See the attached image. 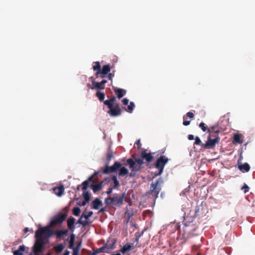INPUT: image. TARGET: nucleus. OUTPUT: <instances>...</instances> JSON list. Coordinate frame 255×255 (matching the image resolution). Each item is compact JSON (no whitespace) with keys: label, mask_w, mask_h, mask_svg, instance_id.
<instances>
[{"label":"nucleus","mask_w":255,"mask_h":255,"mask_svg":"<svg viewBox=\"0 0 255 255\" xmlns=\"http://www.w3.org/2000/svg\"><path fill=\"white\" fill-rule=\"evenodd\" d=\"M68 230L54 231L48 227L39 228L36 231L35 238H36L32 250L34 255H40L44 249L46 245L45 240L51 237L54 233L57 239L61 238L63 236H67L68 234Z\"/></svg>","instance_id":"nucleus-1"},{"label":"nucleus","mask_w":255,"mask_h":255,"mask_svg":"<svg viewBox=\"0 0 255 255\" xmlns=\"http://www.w3.org/2000/svg\"><path fill=\"white\" fill-rule=\"evenodd\" d=\"M183 237L184 239L187 240L189 239L193 238L194 237H197L199 243L197 244L192 243L193 245L192 247L193 251H197L201 247V243L202 242V237H199V234L197 232L196 227L192 223H189L188 224H185L183 227Z\"/></svg>","instance_id":"nucleus-2"},{"label":"nucleus","mask_w":255,"mask_h":255,"mask_svg":"<svg viewBox=\"0 0 255 255\" xmlns=\"http://www.w3.org/2000/svg\"><path fill=\"white\" fill-rule=\"evenodd\" d=\"M163 182L162 178H160L150 184V189L147 191L144 196L150 199L154 203L158 196V194L161 190V184Z\"/></svg>","instance_id":"nucleus-3"},{"label":"nucleus","mask_w":255,"mask_h":255,"mask_svg":"<svg viewBox=\"0 0 255 255\" xmlns=\"http://www.w3.org/2000/svg\"><path fill=\"white\" fill-rule=\"evenodd\" d=\"M116 100V98L115 96H112L109 100L104 101V104L109 109V111L107 112L108 114L113 117H118L122 114V111L119 104H117L115 106L113 105Z\"/></svg>","instance_id":"nucleus-4"},{"label":"nucleus","mask_w":255,"mask_h":255,"mask_svg":"<svg viewBox=\"0 0 255 255\" xmlns=\"http://www.w3.org/2000/svg\"><path fill=\"white\" fill-rule=\"evenodd\" d=\"M126 198L127 195L125 192L123 193L121 195L116 193L112 197L106 198L105 202L107 205L112 207H120L123 204L124 199Z\"/></svg>","instance_id":"nucleus-5"},{"label":"nucleus","mask_w":255,"mask_h":255,"mask_svg":"<svg viewBox=\"0 0 255 255\" xmlns=\"http://www.w3.org/2000/svg\"><path fill=\"white\" fill-rule=\"evenodd\" d=\"M219 141L220 138L218 135L209 134L207 141L203 143L202 146L205 149H210L214 147Z\"/></svg>","instance_id":"nucleus-6"},{"label":"nucleus","mask_w":255,"mask_h":255,"mask_svg":"<svg viewBox=\"0 0 255 255\" xmlns=\"http://www.w3.org/2000/svg\"><path fill=\"white\" fill-rule=\"evenodd\" d=\"M168 158L164 155L160 156L156 160L155 167L158 169V172L156 175H160L163 170L164 166L168 162Z\"/></svg>","instance_id":"nucleus-7"},{"label":"nucleus","mask_w":255,"mask_h":255,"mask_svg":"<svg viewBox=\"0 0 255 255\" xmlns=\"http://www.w3.org/2000/svg\"><path fill=\"white\" fill-rule=\"evenodd\" d=\"M121 166L122 164L118 161L115 162L112 166H109V163H107L106 164L105 167L103 170V173L106 174L115 172L118 170Z\"/></svg>","instance_id":"nucleus-8"},{"label":"nucleus","mask_w":255,"mask_h":255,"mask_svg":"<svg viewBox=\"0 0 255 255\" xmlns=\"http://www.w3.org/2000/svg\"><path fill=\"white\" fill-rule=\"evenodd\" d=\"M127 162L128 164L129 168L131 169L129 173V176L130 177L134 176L136 172L141 169V165L135 164V162L131 158L128 159Z\"/></svg>","instance_id":"nucleus-9"},{"label":"nucleus","mask_w":255,"mask_h":255,"mask_svg":"<svg viewBox=\"0 0 255 255\" xmlns=\"http://www.w3.org/2000/svg\"><path fill=\"white\" fill-rule=\"evenodd\" d=\"M67 217V214L66 213L58 214L52 219L51 224L52 225H60L64 221Z\"/></svg>","instance_id":"nucleus-10"},{"label":"nucleus","mask_w":255,"mask_h":255,"mask_svg":"<svg viewBox=\"0 0 255 255\" xmlns=\"http://www.w3.org/2000/svg\"><path fill=\"white\" fill-rule=\"evenodd\" d=\"M154 153H153V154H154ZM141 157L143 159H144L146 161V162H147V163H149V162H150L153 158V156H152V153H147L146 152L145 150H144V151H142L141 152Z\"/></svg>","instance_id":"nucleus-11"},{"label":"nucleus","mask_w":255,"mask_h":255,"mask_svg":"<svg viewBox=\"0 0 255 255\" xmlns=\"http://www.w3.org/2000/svg\"><path fill=\"white\" fill-rule=\"evenodd\" d=\"M87 86L92 90L95 89L104 90L105 88V86L101 85L100 82H96L95 80H93L92 82V86L90 84H88Z\"/></svg>","instance_id":"nucleus-12"},{"label":"nucleus","mask_w":255,"mask_h":255,"mask_svg":"<svg viewBox=\"0 0 255 255\" xmlns=\"http://www.w3.org/2000/svg\"><path fill=\"white\" fill-rule=\"evenodd\" d=\"M75 222V219L73 217H70L67 221V227L69 231L73 232L75 229L74 224Z\"/></svg>","instance_id":"nucleus-13"},{"label":"nucleus","mask_w":255,"mask_h":255,"mask_svg":"<svg viewBox=\"0 0 255 255\" xmlns=\"http://www.w3.org/2000/svg\"><path fill=\"white\" fill-rule=\"evenodd\" d=\"M111 71V68L109 65H105L103 66L102 69L100 70V75L99 77L104 78L106 77V75L108 74Z\"/></svg>","instance_id":"nucleus-14"},{"label":"nucleus","mask_w":255,"mask_h":255,"mask_svg":"<svg viewBox=\"0 0 255 255\" xmlns=\"http://www.w3.org/2000/svg\"><path fill=\"white\" fill-rule=\"evenodd\" d=\"M64 191V188L62 185L53 188V192L59 197L61 196L63 194Z\"/></svg>","instance_id":"nucleus-15"},{"label":"nucleus","mask_w":255,"mask_h":255,"mask_svg":"<svg viewBox=\"0 0 255 255\" xmlns=\"http://www.w3.org/2000/svg\"><path fill=\"white\" fill-rule=\"evenodd\" d=\"M94 63L95 64V65L93 66V69L94 71H96L95 74L96 78H99V75H100L101 66L100 63L98 61L95 62H94Z\"/></svg>","instance_id":"nucleus-16"},{"label":"nucleus","mask_w":255,"mask_h":255,"mask_svg":"<svg viewBox=\"0 0 255 255\" xmlns=\"http://www.w3.org/2000/svg\"><path fill=\"white\" fill-rule=\"evenodd\" d=\"M114 91L119 99L122 98L126 93V91L125 90L118 88H115Z\"/></svg>","instance_id":"nucleus-17"},{"label":"nucleus","mask_w":255,"mask_h":255,"mask_svg":"<svg viewBox=\"0 0 255 255\" xmlns=\"http://www.w3.org/2000/svg\"><path fill=\"white\" fill-rule=\"evenodd\" d=\"M103 181L98 184H92L91 187L94 193H96L102 188V183Z\"/></svg>","instance_id":"nucleus-18"},{"label":"nucleus","mask_w":255,"mask_h":255,"mask_svg":"<svg viewBox=\"0 0 255 255\" xmlns=\"http://www.w3.org/2000/svg\"><path fill=\"white\" fill-rule=\"evenodd\" d=\"M208 132L209 133V134L217 135L219 132V130L217 129V126H213L208 128Z\"/></svg>","instance_id":"nucleus-19"},{"label":"nucleus","mask_w":255,"mask_h":255,"mask_svg":"<svg viewBox=\"0 0 255 255\" xmlns=\"http://www.w3.org/2000/svg\"><path fill=\"white\" fill-rule=\"evenodd\" d=\"M102 205V201L99 198H96L92 202V208L96 210L98 209Z\"/></svg>","instance_id":"nucleus-20"},{"label":"nucleus","mask_w":255,"mask_h":255,"mask_svg":"<svg viewBox=\"0 0 255 255\" xmlns=\"http://www.w3.org/2000/svg\"><path fill=\"white\" fill-rule=\"evenodd\" d=\"M250 166L248 163H245L243 164H241L239 166V169L241 171L245 172H248L250 170Z\"/></svg>","instance_id":"nucleus-21"},{"label":"nucleus","mask_w":255,"mask_h":255,"mask_svg":"<svg viewBox=\"0 0 255 255\" xmlns=\"http://www.w3.org/2000/svg\"><path fill=\"white\" fill-rule=\"evenodd\" d=\"M132 244H127L123 246V247L120 250V252L123 254H125L127 252L130 251L132 249Z\"/></svg>","instance_id":"nucleus-22"},{"label":"nucleus","mask_w":255,"mask_h":255,"mask_svg":"<svg viewBox=\"0 0 255 255\" xmlns=\"http://www.w3.org/2000/svg\"><path fill=\"white\" fill-rule=\"evenodd\" d=\"M69 238V241L68 248L70 249H73L74 245L75 236L73 233H72Z\"/></svg>","instance_id":"nucleus-23"},{"label":"nucleus","mask_w":255,"mask_h":255,"mask_svg":"<svg viewBox=\"0 0 255 255\" xmlns=\"http://www.w3.org/2000/svg\"><path fill=\"white\" fill-rule=\"evenodd\" d=\"M118 173L119 176H124L128 174V170L125 167H121Z\"/></svg>","instance_id":"nucleus-24"},{"label":"nucleus","mask_w":255,"mask_h":255,"mask_svg":"<svg viewBox=\"0 0 255 255\" xmlns=\"http://www.w3.org/2000/svg\"><path fill=\"white\" fill-rule=\"evenodd\" d=\"M96 96L98 98L100 102H103L105 98V94L99 91H97L96 93Z\"/></svg>","instance_id":"nucleus-25"},{"label":"nucleus","mask_w":255,"mask_h":255,"mask_svg":"<svg viewBox=\"0 0 255 255\" xmlns=\"http://www.w3.org/2000/svg\"><path fill=\"white\" fill-rule=\"evenodd\" d=\"M111 179L114 182V186L113 188L116 189L118 188V187L120 185L119 181L117 179V177L116 176H113Z\"/></svg>","instance_id":"nucleus-26"},{"label":"nucleus","mask_w":255,"mask_h":255,"mask_svg":"<svg viewBox=\"0 0 255 255\" xmlns=\"http://www.w3.org/2000/svg\"><path fill=\"white\" fill-rule=\"evenodd\" d=\"M234 143H242L243 141L241 140V135L239 134H235L234 135Z\"/></svg>","instance_id":"nucleus-27"},{"label":"nucleus","mask_w":255,"mask_h":255,"mask_svg":"<svg viewBox=\"0 0 255 255\" xmlns=\"http://www.w3.org/2000/svg\"><path fill=\"white\" fill-rule=\"evenodd\" d=\"M64 246L61 244H58V245H57L56 246H55L54 247L55 251L57 253H61L64 250Z\"/></svg>","instance_id":"nucleus-28"},{"label":"nucleus","mask_w":255,"mask_h":255,"mask_svg":"<svg viewBox=\"0 0 255 255\" xmlns=\"http://www.w3.org/2000/svg\"><path fill=\"white\" fill-rule=\"evenodd\" d=\"M82 246V241L79 242L75 248L73 247V252L76 253H79Z\"/></svg>","instance_id":"nucleus-29"},{"label":"nucleus","mask_w":255,"mask_h":255,"mask_svg":"<svg viewBox=\"0 0 255 255\" xmlns=\"http://www.w3.org/2000/svg\"><path fill=\"white\" fill-rule=\"evenodd\" d=\"M81 212V210L79 207H74L72 210V213L75 216H79Z\"/></svg>","instance_id":"nucleus-30"},{"label":"nucleus","mask_w":255,"mask_h":255,"mask_svg":"<svg viewBox=\"0 0 255 255\" xmlns=\"http://www.w3.org/2000/svg\"><path fill=\"white\" fill-rule=\"evenodd\" d=\"M99 173V171H95L92 175H91L87 180L88 182H93V179L97 176Z\"/></svg>","instance_id":"nucleus-31"},{"label":"nucleus","mask_w":255,"mask_h":255,"mask_svg":"<svg viewBox=\"0 0 255 255\" xmlns=\"http://www.w3.org/2000/svg\"><path fill=\"white\" fill-rule=\"evenodd\" d=\"M83 196L84 198V200H86L87 202H89L90 200V196L87 191H84L83 193Z\"/></svg>","instance_id":"nucleus-32"},{"label":"nucleus","mask_w":255,"mask_h":255,"mask_svg":"<svg viewBox=\"0 0 255 255\" xmlns=\"http://www.w3.org/2000/svg\"><path fill=\"white\" fill-rule=\"evenodd\" d=\"M93 214V212L92 211H90L87 214H85L83 213L81 215V218H84L86 219H89L90 217L92 216Z\"/></svg>","instance_id":"nucleus-33"},{"label":"nucleus","mask_w":255,"mask_h":255,"mask_svg":"<svg viewBox=\"0 0 255 255\" xmlns=\"http://www.w3.org/2000/svg\"><path fill=\"white\" fill-rule=\"evenodd\" d=\"M107 159L108 161H110L112 158H113V152L109 149L107 155H106Z\"/></svg>","instance_id":"nucleus-34"},{"label":"nucleus","mask_w":255,"mask_h":255,"mask_svg":"<svg viewBox=\"0 0 255 255\" xmlns=\"http://www.w3.org/2000/svg\"><path fill=\"white\" fill-rule=\"evenodd\" d=\"M134 107V104L132 102H130L129 105L128 107V111L129 113H131Z\"/></svg>","instance_id":"nucleus-35"},{"label":"nucleus","mask_w":255,"mask_h":255,"mask_svg":"<svg viewBox=\"0 0 255 255\" xmlns=\"http://www.w3.org/2000/svg\"><path fill=\"white\" fill-rule=\"evenodd\" d=\"M88 184H89V182L87 180H85L84 182H83V183L82 184V189L83 191H86L88 188Z\"/></svg>","instance_id":"nucleus-36"},{"label":"nucleus","mask_w":255,"mask_h":255,"mask_svg":"<svg viewBox=\"0 0 255 255\" xmlns=\"http://www.w3.org/2000/svg\"><path fill=\"white\" fill-rule=\"evenodd\" d=\"M199 127L202 129L203 131H208V128H207L205 124L204 123H201L199 124Z\"/></svg>","instance_id":"nucleus-37"},{"label":"nucleus","mask_w":255,"mask_h":255,"mask_svg":"<svg viewBox=\"0 0 255 255\" xmlns=\"http://www.w3.org/2000/svg\"><path fill=\"white\" fill-rule=\"evenodd\" d=\"M242 190H243L244 191V192L245 193H246L247 192H249V187H248V186L245 184L242 187Z\"/></svg>","instance_id":"nucleus-38"},{"label":"nucleus","mask_w":255,"mask_h":255,"mask_svg":"<svg viewBox=\"0 0 255 255\" xmlns=\"http://www.w3.org/2000/svg\"><path fill=\"white\" fill-rule=\"evenodd\" d=\"M135 164H139V165H142L144 163V162L143 161V159L138 158L136 159L135 160Z\"/></svg>","instance_id":"nucleus-39"},{"label":"nucleus","mask_w":255,"mask_h":255,"mask_svg":"<svg viewBox=\"0 0 255 255\" xmlns=\"http://www.w3.org/2000/svg\"><path fill=\"white\" fill-rule=\"evenodd\" d=\"M116 241H114L112 244H106L105 246H107V249L111 248V251L114 249Z\"/></svg>","instance_id":"nucleus-40"},{"label":"nucleus","mask_w":255,"mask_h":255,"mask_svg":"<svg viewBox=\"0 0 255 255\" xmlns=\"http://www.w3.org/2000/svg\"><path fill=\"white\" fill-rule=\"evenodd\" d=\"M195 142H194L195 144L199 145L201 143V140L198 136H196L195 138Z\"/></svg>","instance_id":"nucleus-41"},{"label":"nucleus","mask_w":255,"mask_h":255,"mask_svg":"<svg viewBox=\"0 0 255 255\" xmlns=\"http://www.w3.org/2000/svg\"><path fill=\"white\" fill-rule=\"evenodd\" d=\"M105 247H101L100 248L97 249L96 250V252L97 254H100L101 253H104Z\"/></svg>","instance_id":"nucleus-42"},{"label":"nucleus","mask_w":255,"mask_h":255,"mask_svg":"<svg viewBox=\"0 0 255 255\" xmlns=\"http://www.w3.org/2000/svg\"><path fill=\"white\" fill-rule=\"evenodd\" d=\"M102 247H105L104 253H109L111 251V248L107 249V246H103Z\"/></svg>","instance_id":"nucleus-43"},{"label":"nucleus","mask_w":255,"mask_h":255,"mask_svg":"<svg viewBox=\"0 0 255 255\" xmlns=\"http://www.w3.org/2000/svg\"><path fill=\"white\" fill-rule=\"evenodd\" d=\"M186 116H187V117H188V118H189L190 119H192L194 117V114L192 112H188L186 114Z\"/></svg>","instance_id":"nucleus-44"},{"label":"nucleus","mask_w":255,"mask_h":255,"mask_svg":"<svg viewBox=\"0 0 255 255\" xmlns=\"http://www.w3.org/2000/svg\"><path fill=\"white\" fill-rule=\"evenodd\" d=\"M128 100L127 98H125L122 100V102L124 105H128Z\"/></svg>","instance_id":"nucleus-45"},{"label":"nucleus","mask_w":255,"mask_h":255,"mask_svg":"<svg viewBox=\"0 0 255 255\" xmlns=\"http://www.w3.org/2000/svg\"><path fill=\"white\" fill-rule=\"evenodd\" d=\"M114 77V73H109V74L108 75V78H109V80H110L111 81H112V79Z\"/></svg>","instance_id":"nucleus-46"},{"label":"nucleus","mask_w":255,"mask_h":255,"mask_svg":"<svg viewBox=\"0 0 255 255\" xmlns=\"http://www.w3.org/2000/svg\"><path fill=\"white\" fill-rule=\"evenodd\" d=\"M113 188H109L107 190V191H106V193L108 194V195H110L112 193V191H113Z\"/></svg>","instance_id":"nucleus-47"},{"label":"nucleus","mask_w":255,"mask_h":255,"mask_svg":"<svg viewBox=\"0 0 255 255\" xmlns=\"http://www.w3.org/2000/svg\"><path fill=\"white\" fill-rule=\"evenodd\" d=\"M82 225L84 227H85L89 225V223L87 221H82Z\"/></svg>","instance_id":"nucleus-48"},{"label":"nucleus","mask_w":255,"mask_h":255,"mask_svg":"<svg viewBox=\"0 0 255 255\" xmlns=\"http://www.w3.org/2000/svg\"><path fill=\"white\" fill-rule=\"evenodd\" d=\"M190 124V121H184L183 123L184 126H188Z\"/></svg>","instance_id":"nucleus-49"},{"label":"nucleus","mask_w":255,"mask_h":255,"mask_svg":"<svg viewBox=\"0 0 255 255\" xmlns=\"http://www.w3.org/2000/svg\"><path fill=\"white\" fill-rule=\"evenodd\" d=\"M89 202L86 201V200H84L82 202L81 204H79L80 206H85Z\"/></svg>","instance_id":"nucleus-50"},{"label":"nucleus","mask_w":255,"mask_h":255,"mask_svg":"<svg viewBox=\"0 0 255 255\" xmlns=\"http://www.w3.org/2000/svg\"><path fill=\"white\" fill-rule=\"evenodd\" d=\"M188 139L189 140H193L194 139V136L193 134H189L188 135Z\"/></svg>","instance_id":"nucleus-51"},{"label":"nucleus","mask_w":255,"mask_h":255,"mask_svg":"<svg viewBox=\"0 0 255 255\" xmlns=\"http://www.w3.org/2000/svg\"><path fill=\"white\" fill-rule=\"evenodd\" d=\"M82 218H81V217H80V219L77 221V223H77V224H81V225H82V224L83 223H82Z\"/></svg>","instance_id":"nucleus-52"},{"label":"nucleus","mask_w":255,"mask_h":255,"mask_svg":"<svg viewBox=\"0 0 255 255\" xmlns=\"http://www.w3.org/2000/svg\"><path fill=\"white\" fill-rule=\"evenodd\" d=\"M135 144H137V146H138V148H140V146H141V143L139 139L136 141Z\"/></svg>","instance_id":"nucleus-53"},{"label":"nucleus","mask_w":255,"mask_h":255,"mask_svg":"<svg viewBox=\"0 0 255 255\" xmlns=\"http://www.w3.org/2000/svg\"><path fill=\"white\" fill-rule=\"evenodd\" d=\"M107 82L106 80H103L100 83L103 86H105V84Z\"/></svg>","instance_id":"nucleus-54"},{"label":"nucleus","mask_w":255,"mask_h":255,"mask_svg":"<svg viewBox=\"0 0 255 255\" xmlns=\"http://www.w3.org/2000/svg\"><path fill=\"white\" fill-rule=\"evenodd\" d=\"M70 255V252L68 250H66L63 255Z\"/></svg>","instance_id":"nucleus-55"},{"label":"nucleus","mask_w":255,"mask_h":255,"mask_svg":"<svg viewBox=\"0 0 255 255\" xmlns=\"http://www.w3.org/2000/svg\"><path fill=\"white\" fill-rule=\"evenodd\" d=\"M97 255L96 252V250H94L93 252L90 254L89 255Z\"/></svg>","instance_id":"nucleus-56"},{"label":"nucleus","mask_w":255,"mask_h":255,"mask_svg":"<svg viewBox=\"0 0 255 255\" xmlns=\"http://www.w3.org/2000/svg\"><path fill=\"white\" fill-rule=\"evenodd\" d=\"M28 231H29V228H27V227H26V228H24V233H26V232H27Z\"/></svg>","instance_id":"nucleus-57"},{"label":"nucleus","mask_w":255,"mask_h":255,"mask_svg":"<svg viewBox=\"0 0 255 255\" xmlns=\"http://www.w3.org/2000/svg\"><path fill=\"white\" fill-rule=\"evenodd\" d=\"M105 211V209L104 208H102L100 210V212H104Z\"/></svg>","instance_id":"nucleus-58"},{"label":"nucleus","mask_w":255,"mask_h":255,"mask_svg":"<svg viewBox=\"0 0 255 255\" xmlns=\"http://www.w3.org/2000/svg\"><path fill=\"white\" fill-rule=\"evenodd\" d=\"M140 236V235H139L138 237H136V241L137 242H138V239H139V238Z\"/></svg>","instance_id":"nucleus-59"},{"label":"nucleus","mask_w":255,"mask_h":255,"mask_svg":"<svg viewBox=\"0 0 255 255\" xmlns=\"http://www.w3.org/2000/svg\"><path fill=\"white\" fill-rule=\"evenodd\" d=\"M72 255H79V253H72Z\"/></svg>","instance_id":"nucleus-60"},{"label":"nucleus","mask_w":255,"mask_h":255,"mask_svg":"<svg viewBox=\"0 0 255 255\" xmlns=\"http://www.w3.org/2000/svg\"><path fill=\"white\" fill-rule=\"evenodd\" d=\"M90 79H91V80H92V81H93V80H95L94 79V78H93V77H91L90 78Z\"/></svg>","instance_id":"nucleus-61"},{"label":"nucleus","mask_w":255,"mask_h":255,"mask_svg":"<svg viewBox=\"0 0 255 255\" xmlns=\"http://www.w3.org/2000/svg\"><path fill=\"white\" fill-rule=\"evenodd\" d=\"M121 255L120 253H117L116 254H114V255Z\"/></svg>","instance_id":"nucleus-62"},{"label":"nucleus","mask_w":255,"mask_h":255,"mask_svg":"<svg viewBox=\"0 0 255 255\" xmlns=\"http://www.w3.org/2000/svg\"><path fill=\"white\" fill-rule=\"evenodd\" d=\"M51 255V254L49 253V254H47V255Z\"/></svg>","instance_id":"nucleus-63"},{"label":"nucleus","mask_w":255,"mask_h":255,"mask_svg":"<svg viewBox=\"0 0 255 255\" xmlns=\"http://www.w3.org/2000/svg\"><path fill=\"white\" fill-rule=\"evenodd\" d=\"M77 189H78V190H79V187H77Z\"/></svg>","instance_id":"nucleus-64"}]
</instances>
